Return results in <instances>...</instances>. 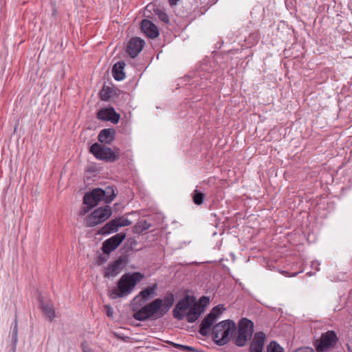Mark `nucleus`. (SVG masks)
I'll return each instance as SVG.
<instances>
[{
  "mask_svg": "<svg viewBox=\"0 0 352 352\" xmlns=\"http://www.w3.org/2000/svg\"><path fill=\"white\" fill-rule=\"evenodd\" d=\"M144 278V274L135 272L123 274L117 282V286L108 290V295L111 299L123 298L130 294L135 285Z\"/></svg>",
  "mask_w": 352,
  "mask_h": 352,
  "instance_id": "obj_1",
  "label": "nucleus"
},
{
  "mask_svg": "<svg viewBox=\"0 0 352 352\" xmlns=\"http://www.w3.org/2000/svg\"><path fill=\"white\" fill-rule=\"evenodd\" d=\"M116 196L113 186H107L104 190L97 188L85 194L83 204L94 208L101 201H104L106 204L111 203Z\"/></svg>",
  "mask_w": 352,
  "mask_h": 352,
  "instance_id": "obj_2",
  "label": "nucleus"
},
{
  "mask_svg": "<svg viewBox=\"0 0 352 352\" xmlns=\"http://www.w3.org/2000/svg\"><path fill=\"white\" fill-rule=\"evenodd\" d=\"M139 302H137V309L133 310L134 312L133 318L138 321H146L148 320H157L163 317L160 308V298H156L152 302L145 305L140 308Z\"/></svg>",
  "mask_w": 352,
  "mask_h": 352,
  "instance_id": "obj_3",
  "label": "nucleus"
},
{
  "mask_svg": "<svg viewBox=\"0 0 352 352\" xmlns=\"http://www.w3.org/2000/svg\"><path fill=\"white\" fill-rule=\"evenodd\" d=\"M254 333V323L252 320L243 318L238 324V329L233 338L235 345L242 347L246 345Z\"/></svg>",
  "mask_w": 352,
  "mask_h": 352,
  "instance_id": "obj_4",
  "label": "nucleus"
},
{
  "mask_svg": "<svg viewBox=\"0 0 352 352\" xmlns=\"http://www.w3.org/2000/svg\"><path fill=\"white\" fill-rule=\"evenodd\" d=\"M89 151L98 160L110 163L118 161L120 153V149L117 147H114L112 150L110 147L97 142L91 146Z\"/></svg>",
  "mask_w": 352,
  "mask_h": 352,
  "instance_id": "obj_5",
  "label": "nucleus"
},
{
  "mask_svg": "<svg viewBox=\"0 0 352 352\" xmlns=\"http://www.w3.org/2000/svg\"><path fill=\"white\" fill-rule=\"evenodd\" d=\"M338 338L333 331H328L322 333L320 338L316 340L314 345L317 352H328L334 349Z\"/></svg>",
  "mask_w": 352,
  "mask_h": 352,
  "instance_id": "obj_6",
  "label": "nucleus"
},
{
  "mask_svg": "<svg viewBox=\"0 0 352 352\" xmlns=\"http://www.w3.org/2000/svg\"><path fill=\"white\" fill-rule=\"evenodd\" d=\"M112 214L111 208L109 206L100 207L95 209L85 219V224L87 227H94L108 219Z\"/></svg>",
  "mask_w": 352,
  "mask_h": 352,
  "instance_id": "obj_7",
  "label": "nucleus"
},
{
  "mask_svg": "<svg viewBox=\"0 0 352 352\" xmlns=\"http://www.w3.org/2000/svg\"><path fill=\"white\" fill-rule=\"evenodd\" d=\"M195 300L196 298L194 296L186 295L183 298L177 302L175 308L173 309V317L178 320H183L185 318V314L195 303Z\"/></svg>",
  "mask_w": 352,
  "mask_h": 352,
  "instance_id": "obj_8",
  "label": "nucleus"
},
{
  "mask_svg": "<svg viewBox=\"0 0 352 352\" xmlns=\"http://www.w3.org/2000/svg\"><path fill=\"white\" fill-rule=\"evenodd\" d=\"M222 310L220 305L214 307L201 321L199 325V333L203 336H207L211 327L217 320L218 316L221 314Z\"/></svg>",
  "mask_w": 352,
  "mask_h": 352,
  "instance_id": "obj_9",
  "label": "nucleus"
},
{
  "mask_svg": "<svg viewBox=\"0 0 352 352\" xmlns=\"http://www.w3.org/2000/svg\"><path fill=\"white\" fill-rule=\"evenodd\" d=\"M158 285L157 283H154L151 286H148L143 289L138 296H136L131 301V306L132 310L137 309V300H138L139 305H142L143 303L147 300L151 299L157 295V290Z\"/></svg>",
  "mask_w": 352,
  "mask_h": 352,
  "instance_id": "obj_10",
  "label": "nucleus"
},
{
  "mask_svg": "<svg viewBox=\"0 0 352 352\" xmlns=\"http://www.w3.org/2000/svg\"><path fill=\"white\" fill-rule=\"evenodd\" d=\"M126 234L120 232L102 243V250L104 254H109L115 250L125 239Z\"/></svg>",
  "mask_w": 352,
  "mask_h": 352,
  "instance_id": "obj_11",
  "label": "nucleus"
},
{
  "mask_svg": "<svg viewBox=\"0 0 352 352\" xmlns=\"http://www.w3.org/2000/svg\"><path fill=\"white\" fill-rule=\"evenodd\" d=\"M127 261L126 256H120L115 261L111 263L104 269V276L105 278L115 277L120 273L124 267V263Z\"/></svg>",
  "mask_w": 352,
  "mask_h": 352,
  "instance_id": "obj_12",
  "label": "nucleus"
},
{
  "mask_svg": "<svg viewBox=\"0 0 352 352\" xmlns=\"http://www.w3.org/2000/svg\"><path fill=\"white\" fill-rule=\"evenodd\" d=\"M225 325V329L221 333V338L216 340V344L219 346H223L228 343L231 340L233 333L236 331L235 322L232 320H228Z\"/></svg>",
  "mask_w": 352,
  "mask_h": 352,
  "instance_id": "obj_13",
  "label": "nucleus"
},
{
  "mask_svg": "<svg viewBox=\"0 0 352 352\" xmlns=\"http://www.w3.org/2000/svg\"><path fill=\"white\" fill-rule=\"evenodd\" d=\"M96 117L98 120L110 121L113 124H117L120 118V114L111 107L100 109Z\"/></svg>",
  "mask_w": 352,
  "mask_h": 352,
  "instance_id": "obj_14",
  "label": "nucleus"
},
{
  "mask_svg": "<svg viewBox=\"0 0 352 352\" xmlns=\"http://www.w3.org/2000/svg\"><path fill=\"white\" fill-rule=\"evenodd\" d=\"M144 41L139 37H134L129 40L126 52L131 58H135L142 51Z\"/></svg>",
  "mask_w": 352,
  "mask_h": 352,
  "instance_id": "obj_15",
  "label": "nucleus"
},
{
  "mask_svg": "<svg viewBox=\"0 0 352 352\" xmlns=\"http://www.w3.org/2000/svg\"><path fill=\"white\" fill-rule=\"evenodd\" d=\"M100 97L102 100L109 101L114 100L115 98H118L120 96L122 98L126 96L127 94L118 89L110 87L104 85L102 89L100 91Z\"/></svg>",
  "mask_w": 352,
  "mask_h": 352,
  "instance_id": "obj_16",
  "label": "nucleus"
},
{
  "mask_svg": "<svg viewBox=\"0 0 352 352\" xmlns=\"http://www.w3.org/2000/svg\"><path fill=\"white\" fill-rule=\"evenodd\" d=\"M266 336L263 331L254 333L250 344L249 352H263Z\"/></svg>",
  "mask_w": 352,
  "mask_h": 352,
  "instance_id": "obj_17",
  "label": "nucleus"
},
{
  "mask_svg": "<svg viewBox=\"0 0 352 352\" xmlns=\"http://www.w3.org/2000/svg\"><path fill=\"white\" fill-rule=\"evenodd\" d=\"M141 30L151 38H155L160 34L157 26L148 19H143L142 21Z\"/></svg>",
  "mask_w": 352,
  "mask_h": 352,
  "instance_id": "obj_18",
  "label": "nucleus"
},
{
  "mask_svg": "<svg viewBox=\"0 0 352 352\" xmlns=\"http://www.w3.org/2000/svg\"><path fill=\"white\" fill-rule=\"evenodd\" d=\"M204 312V306L195 303L185 314V318L188 322L192 323L195 322Z\"/></svg>",
  "mask_w": 352,
  "mask_h": 352,
  "instance_id": "obj_19",
  "label": "nucleus"
},
{
  "mask_svg": "<svg viewBox=\"0 0 352 352\" xmlns=\"http://www.w3.org/2000/svg\"><path fill=\"white\" fill-rule=\"evenodd\" d=\"M116 130L113 128L104 129L98 135V140L102 144H110L115 139Z\"/></svg>",
  "mask_w": 352,
  "mask_h": 352,
  "instance_id": "obj_20",
  "label": "nucleus"
},
{
  "mask_svg": "<svg viewBox=\"0 0 352 352\" xmlns=\"http://www.w3.org/2000/svg\"><path fill=\"white\" fill-rule=\"evenodd\" d=\"M160 310L164 316L168 313L169 309L174 304V295L171 292H168L163 299L160 298Z\"/></svg>",
  "mask_w": 352,
  "mask_h": 352,
  "instance_id": "obj_21",
  "label": "nucleus"
},
{
  "mask_svg": "<svg viewBox=\"0 0 352 352\" xmlns=\"http://www.w3.org/2000/svg\"><path fill=\"white\" fill-rule=\"evenodd\" d=\"M124 61L117 62L112 67V75L116 80L120 81L125 78L124 69L125 67Z\"/></svg>",
  "mask_w": 352,
  "mask_h": 352,
  "instance_id": "obj_22",
  "label": "nucleus"
},
{
  "mask_svg": "<svg viewBox=\"0 0 352 352\" xmlns=\"http://www.w3.org/2000/svg\"><path fill=\"white\" fill-rule=\"evenodd\" d=\"M118 220L114 219L107 223L99 231L98 234L106 235L118 230Z\"/></svg>",
  "mask_w": 352,
  "mask_h": 352,
  "instance_id": "obj_23",
  "label": "nucleus"
},
{
  "mask_svg": "<svg viewBox=\"0 0 352 352\" xmlns=\"http://www.w3.org/2000/svg\"><path fill=\"white\" fill-rule=\"evenodd\" d=\"M227 322H228V320H225L213 326L212 340L215 343L216 340L218 338H221V333H223V331L225 329V325L227 324Z\"/></svg>",
  "mask_w": 352,
  "mask_h": 352,
  "instance_id": "obj_24",
  "label": "nucleus"
},
{
  "mask_svg": "<svg viewBox=\"0 0 352 352\" xmlns=\"http://www.w3.org/2000/svg\"><path fill=\"white\" fill-rule=\"evenodd\" d=\"M41 307L43 313L52 322L55 318V310L53 305L50 303L45 304L41 302Z\"/></svg>",
  "mask_w": 352,
  "mask_h": 352,
  "instance_id": "obj_25",
  "label": "nucleus"
},
{
  "mask_svg": "<svg viewBox=\"0 0 352 352\" xmlns=\"http://www.w3.org/2000/svg\"><path fill=\"white\" fill-rule=\"evenodd\" d=\"M151 226V223L146 220L138 222L133 227V231L135 233L140 234L147 230Z\"/></svg>",
  "mask_w": 352,
  "mask_h": 352,
  "instance_id": "obj_26",
  "label": "nucleus"
},
{
  "mask_svg": "<svg viewBox=\"0 0 352 352\" xmlns=\"http://www.w3.org/2000/svg\"><path fill=\"white\" fill-rule=\"evenodd\" d=\"M205 199V194L199 190H195L192 193V199L195 204L201 205L203 204Z\"/></svg>",
  "mask_w": 352,
  "mask_h": 352,
  "instance_id": "obj_27",
  "label": "nucleus"
},
{
  "mask_svg": "<svg viewBox=\"0 0 352 352\" xmlns=\"http://www.w3.org/2000/svg\"><path fill=\"white\" fill-rule=\"evenodd\" d=\"M169 343L175 348L182 350V351H186L188 352H203L201 350H199V349L192 347V346L183 345V344H177V343H174L173 342H169Z\"/></svg>",
  "mask_w": 352,
  "mask_h": 352,
  "instance_id": "obj_28",
  "label": "nucleus"
},
{
  "mask_svg": "<svg viewBox=\"0 0 352 352\" xmlns=\"http://www.w3.org/2000/svg\"><path fill=\"white\" fill-rule=\"evenodd\" d=\"M267 352H284V350L276 341H272L267 346Z\"/></svg>",
  "mask_w": 352,
  "mask_h": 352,
  "instance_id": "obj_29",
  "label": "nucleus"
},
{
  "mask_svg": "<svg viewBox=\"0 0 352 352\" xmlns=\"http://www.w3.org/2000/svg\"><path fill=\"white\" fill-rule=\"evenodd\" d=\"M18 342V325L16 318H15V324L13 327L12 332V343L13 348L14 349Z\"/></svg>",
  "mask_w": 352,
  "mask_h": 352,
  "instance_id": "obj_30",
  "label": "nucleus"
},
{
  "mask_svg": "<svg viewBox=\"0 0 352 352\" xmlns=\"http://www.w3.org/2000/svg\"><path fill=\"white\" fill-rule=\"evenodd\" d=\"M156 14L158 16V18L162 21L164 22L165 23H169V17L167 15V14L165 13L164 12L157 10L156 12Z\"/></svg>",
  "mask_w": 352,
  "mask_h": 352,
  "instance_id": "obj_31",
  "label": "nucleus"
},
{
  "mask_svg": "<svg viewBox=\"0 0 352 352\" xmlns=\"http://www.w3.org/2000/svg\"><path fill=\"white\" fill-rule=\"evenodd\" d=\"M116 219H117V220H118L119 228L124 227V226H128L132 223V222L130 220H129L128 219L124 218L123 217H118Z\"/></svg>",
  "mask_w": 352,
  "mask_h": 352,
  "instance_id": "obj_32",
  "label": "nucleus"
},
{
  "mask_svg": "<svg viewBox=\"0 0 352 352\" xmlns=\"http://www.w3.org/2000/svg\"><path fill=\"white\" fill-rule=\"evenodd\" d=\"M209 303V298L207 296H201L199 302L195 301V304H198L201 306H204V308L208 305Z\"/></svg>",
  "mask_w": 352,
  "mask_h": 352,
  "instance_id": "obj_33",
  "label": "nucleus"
},
{
  "mask_svg": "<svg viewBox=\"0 0 352 352\" xmlns=\"http://www.w3.org/2000/svg\"><path fill=\"white\" fill-rule=\"evenodd\" d=\"M104 309L106 311L107 316L109 318H112L113 311V309L111 308V307L109 305H104Z\"/></svg>",
  "mask_w": 352,
  "mask_h": 352,
  "instance_id": "obj_34",
  "label": "nucleus"
},
{
  "mask_svg": "<svg viewBox=\"0 0 352 352\" xmlns=\"http://www.w3.org/2000/svg\"><path fill=\"white\" fill-rule=\"evenodd\" d=\"M108 259V257L107 256L100 254L97 258V263L98 265H102L104 263H105Z\"/></svg>",
  "mask_w": 352,
  "mask_h": 352,
  "instance_id": "obj_35",
  "label": "nucleus"
},
{
  "mask_svg": "<svg viewBox=\"0 0 352 352\" xmlns=\"http://www.w3.org/2000/svg\"><path fill=\"white\" fill-rule=\"evenodd\" d=\"M93 207H91L90 206H87L85 207H83L80 209L79 212L80 216H84L85 214H87Z\"/></svg>",
  "mask_w": 352,
  "mask_h": 352,
  "instance_id": "obj_36",
  "label": "nucleus"
},
{
  "mask_svg": "<svg viewBox=\"0 0 352 352\" xmlns=\"http://www.w3.org/2000/svg\"><path fill=\"white\" fill-rule=\"evenodd\" d=\"M81 349L82 350V352H85L88 350H91V349L88 346L87 342L84 341L80 344Z\"/></svg>",
  "mask_w": 352,
  "mask_h": 352,
  "instance_id": "obj_37",
  "label": "nucleus"
},
{
  "mask_svg": "<svg viewBox=\"0 0 352 352\" xmlns=\"http://www.w3.org/2000/svg\"><path fill=\"white\" fill-rule=\"evenodd\" d=\"M179 0H168L169 4L171 7L177 5Z\"/></svg>",
  "mask_w": 352,
  "mask_h": 352,
  "instance_id": "obj_38",
  "label": "nucleus"
},
{
  "mask_svg": "<svg viewBox=\"0 0 352 352\" xmlns=\"http://www.w3.org/2000/svg\"><path fill=\"white\" fill-rule=\"evenodd\" d=\"M129 241H130L131 248H133V245H135L137 244V241L134 239H129Z\"/></svg>",
  "mask_w": 352,
  "mask_h": 352,
  "instance_id": "obj_39",
  "label": "nucleus"
},
{
  "mask_svg": "<svg viewBox=\"0 0 352 352\" xmlns=\"http://www.w3.org/2000/svg\"><path fill=\"white\" fill-rule=\"evenodd\" d=\"M85 352H94V351L92 349H91V350H88V351H87Z\"/></svg>",
  "mask_w": 352,
  "mask_h": 352,
  "instance_id": "obj_40",
  "label": "nucleus"
}]
</instances>
